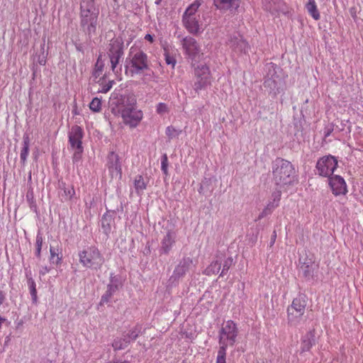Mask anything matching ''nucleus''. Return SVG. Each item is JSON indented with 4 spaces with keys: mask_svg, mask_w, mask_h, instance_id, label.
Here are the masks:
<instances>
[{
    "mask_svg": "<svg viewBox=\"0 0 363 363\" xmlns=\"http://www.w3.org/2000/svg\"><path fill=\"white\" fill-rule=\"evenodd\" d=\"M99 11L95 8V0H81L80 26L90 39L96 33Z\"/></svg>",
    "mask_w": 363,
    "mask_h": 363,
    "instance_id": "nucleus-1",
    "label": "nucleus"
},
{
    "mask_svg": "<svg viewBox=\"0 0 363 363\" xmlns=\"http://www.w3.org/2000/svg\"><path fill=\"white\" fill-rule=\"evenodd\" d=\"M272 168L273 180L277 186L281 187L293 184L296 171L289 161L277 157L273 161Z\"/></svg>",
    "mask_w": 363,
    "mask_h": 363,
    "instance_id": "nucleus-2",
    "label": "nucleus"
},
{
    "mask_svg": "<svg viewBox=\"0 0 363 363\" xmlns=\"http://www.w3.org/2000/svg\"><path fill=\"white\" fill-rule=\"evenodd\" d=\"M236 324L233 320H228L220 330L219 344L216 363H225L226 348L228 342L230 345H233L238 335Z\"/></svg>",
    "mask_w": 363,
    "mask_h": 363,
    "instance_id": "nucleus-3",
    "label": "nucleus"
},
{
    "mask_svg": "<svg viewBox=\"0 0 363 363\" xmlns=\"http://www.w3.org/2000/svg\"><path fill=\"white\" fill-rule=\"evenodd\" d=\"M125 73L129 72L133 77L149 69L147 55L142 50L130 51L125 60Z\"/></svg>",
    "mask_w": 363,
    "mask_h": 363,
    "instance_id": "nucleus-4",
    "label": "nucleus"
},
{
    "mask_svg": "<svg viewBox=\"0 0 363 363\" xmlns=\"http://www.w3.org/2000/svg\"><path fill=\"white\" fill-rule=\"evenodd\" d=\"M136 106V98L133 94H118L113 93L110 100L111 112L115 116H121Z\"/></svg>",
    "mask_w": 363,
    "mask_h": 363,
    "instance_id": "nucleus-5",
    "label": "nucleus"
},
{
    "mask_svg": "<svg viewBox=\"0 0 363 363\" xmlns=\"http://www.w3.org/2000/svg\"><path fill=\"white\" fill-rule=\"evenodd\" d=\"M79 262L85 267L100 269L104 258L96 246L88 247L79 252Z\"/></svg>",
    "mask_w": 363,
    "mask_h": 363,
    "instance_id": "nucleus-6",
    "label": "nucleus"
},
{
    "mask_svg": "<svg viewBox=\"0 0 363 363\" xmlns=\"http://www.w3.org/2000/svg\"><path fill=\"white\" fill-rule=\"evenodd\" d=\"M123 39L121 38L113 39L110 43L108 55L111 60V69L115 73L118 72L116 67L120 60L123 58Z\"/></svg>",
    "mask_w": 363,
    "mask_h": 363,
    "instance_id": "nucleus-7",
    "label": "nucleus"
},
{
    "mask_svg": "<svg viewBox=\"0 0 363 363\" xmlns=\"http://www.w3.org/2000/svg\"><path fill=\"white\" fill-rule=\"evenodd\" d=\"M337 167V160L330 155L320 158L316 164L318 174L322 177H330L333 175Z\"/></svg>",
    "mask_w": 363,
    "mask_h": 363,
    "instance_id": "nucleus-8",
    "label": "nucleus"
},
{
    "mask_svg": "<svg viewBox=\"0 0 363 363\" xmlns=\"http://www.w3.org/2000/svg\"><path fill=\"white\" fill-rule=\"evenodd\" d=\"M193 266V259L191 257H184L175 267L173 274L169 281L172 284L177 282L181 277H183Z\"/></svg>",
    "mask_w": 363,
    "mask_h": 363,
    "instance_id": "nucleus-9",
    "label": "nucleus"
},
{
    "mask_svg": "<svg viewBox=\"0 0 363 363\" xmlns=\"http://www.w3.org/2000/svg\"><path fill=\"white\" fill-rule=\"evenodd\" d=\"M182 45L185 51V54L192 60H195L200 53V46L196 39L191 36L183 38Z\"/></svg>",
    "mask_w": 363,
    "mask_h": 363,
    "instance_id": "nucleus-10",
    "label": "nucleus"
},
{
    "mask_svg": "<svg viewBox=\"0 0 363 363\" xmlns=\"http://www.w3.org/2000/svg\"><path fill=\"white\" fill-rule=\"evenodd\" d=\"M328 181L333 194L335 196L345 195L347 193L346 182L342 177L332 175L328 177Z\"/></svg>",
    "mask_w": 363,
    "mask_h": 363,
    "instance_id": "nucleus-11",
    "label": "nucleus"
},
{
    "mask_svg": "<svg viewBox=\"0 0 363 363\" xmlns=\"http://www.w3.org/2000/svg\"><path fill=\"white\" fill-rule=\"evenodd\" d=\"M281 78H264L263 87L265 92L276 97L282 91Z\"/></svg>",
    "mask_w": 363,
    "mask_h": 363,
    "instance_id": "nucleus-12",
    "label": "nucleus"
},
{
    "mask_svg": "<svg viewBox=\"0 0 363 363\" xmlns=\"http://www.w3.org/2000/svg\"><path fill=\"white\" fill-rule=\"evenodd\" d=\"M123 123L129 125L131 128H135L143 118V113L141 111L137 110L136 106L133 108L126 111L125 113L121 116Z\"/></svg>",
    "mask_w": 363,
    "mask_h": 363,
    "instance_id": "nucleus-13",
    "label": "nucleus"
},
{
    "mask_svg": "<svg viewBox=\"0 0 363 363\" xmlns=\"http://www.w3.org/2000/svg\"><path fill=\"white\" fill-rule=\"evenodd\" d=\"M83 130L79 125H73L68 133L69 143L72 149L82 147Z\"/></svg>",
    "mask_w": 363,
    "mask_h": 363,
    "instance_id": "nucleus-14",
    "label": "nucleus"
},
{
    "mask_svg": "<svg viewBox=\"0 0 363 363\" xmlns=\"http://www.w3.org/2000/svg\"><path fill=\"white\" fill-rule=\"evenodd\" d=\"M182 23L185 28L194 35L200 34L203 29L201 28V24L199 21V16H188L187 18H182Z\"/></svg>",
    "mask_w": 363,
    "mask_h": 363,
    "instance_id": "nucleus-15",
    "label": "nucleus"
},
{
    "mask_svg": "<svg viewBox=\"0 0 363 363\" xmlns=\"http://www.w3.org/2000/svg\"><path fill=\"white\" fill-rule=\"evenodd\" d=\"M228 45L238 52L246 53L249 49L248 43L239 34L230 36Z\"/></svg>",
    "mask_w": 363,
    "mask_h": 363,
    "instance_id": "nucleus-16",
    "label": "nucleus"
},
{
    "mask_svg": "<svg viewBox=\"0 0 363 363\" xmlns=\"http://www.w3.org/2000/svg\"><path fill=\"white\" fill-rule=\"evenodd\" d=\"M300 272L302 276L307 280L313 279L314 275V263L311 259H306L304 262L299 259Z\"/></svg>",
    "mask_w": 363,
    "mask_h": 363,
    "instance_id": "nucleus-17",
    "label": "nucleus"
},
{
    "mask_svg": "<svg viewBox=\"0 0 363 363\" xmlns=\"http://www.w3.org/2000/svg\"><path fill=\"white\" fill-rule=\"evenodd\" d=\"M308 298L306 295L300 294L296 298H294L291 304L287 308V311H303L305 313L307 305Z\"/></svg>",
    "mask_w": 363,
    "mask_h": 363,
    "instance_id": "nucleus-18",
    "label": "nucleus"
},
{
    "mask_svg": "<svg viewBox=\"0 0 363 363\" xmlns=\"http://www.w3.org/2000/svg\"><path fill=\"white\" fill-rule=\"evenodd\" d=\"M315 344V330H311L301 338V353L309 351L311 347Z\"/></svg>",
    "mask_w": 363,
    "mask_h": 363,
    "instance_id": "nucleus-19",
    "label": "nucleus"
},
{
    "mask_svg": "<svg viewBox=\"0 0 363 363\" xmlns=\"http://www.w3.org/2000/svg\"><path fill=\"white\" fill-rule=\"evenodd\" d=\"M108 169L112 174L114 173L121 174V166L119 162L118 156L114 152H111L108 155Z\"/></svg>",
    "mask_w": 363,
    "mask_h": 363,
    "instance_id": "nucleus-20",
    "label": "nucleus"
},
{
    "mask_svg": "<svg viewBox=\"0 0 363 363\" xmlns=\"http://www.w3.org/2000/svg\"><path fill=\"white\" fill-rule=\"evenodd\" d=\"M240 0H214V5L220 10L236 9L240 4Z\"/></svg>",
    "mask_w": 363,
    "mask_h": 363,
    "instance_id": "nucleus-21",
    "label": "nucleus"
},
{
    "mask_svg": "<svg viewBox=\"0 0 363 363\" xmlns=\"http://www.w3.org/2000/svg\"><path fill=\"white\" fill-rule=\"evenodd\" d=\"M303 311H287L288 324L293 327L298 326L303 320Z\"/></svg>",
    "mask_w": 363,
    "mask_h": 363,
    "instance_id": "nucleus-22",
    "label": "nucleus"
},
{
    "mask_svg": "<svg viewBox=\"0 0 363 363\" xmlns=\"http://www.w3.org/2000/svg\"><path fill=\"white\" fill-rule=\"evenodd\" d=\"M174 243V235L171 230H169L162 241L160 251L162 253L167 254Z\"/></svg>",
    "mask_w": 363,
    "mask_h": 363,
    "instance_id": "nucleus-23",
    "label": "nucleus"
},
{
    "mask_svg": "<svg viewBox=\"0 0 363 363\" xmlns=\"http://www.w3.org/2000/svg\"><path fill=\"white\" fill-rule=\"evenodd\" d=\"M281 68L273 62L267 63L264 66L265 77L264 78H281L279 74Z\"/></svg>",
    "mask_w": 363,
    "mask_h": 363,
    "instance_id": "nucleus-24",
    "label": "nucleus"
},
{
    "mask_svg": "<svg viewBox=\"0 0 363 363\" xmlns=\"http://www.w3.org/2000/svg\"><path fill=\"white\" fill-rule=\"evenodd\" d=\"M149 179L142 175H137L134 179V187L138 195H142L147 188Z\"/></svg>",
    "mask_w": 363,
    "mask_h": 363,
    "instance_id": "nucleus-25",
    "label": "nucleus"
},
{
    "mask_svg": "<svg viewBox=\"0 0 363 363\" xmlns=\"http://www.w3.org/2000/svg\"><path fill=\"white\" fill-rule=\"evenodd\" d=\"M264 10L275 13L281 10V0H262Z\"/></svg>",
    "mask_w": 363,
    "mask_h": 363,
    "instance_id": "nucleus-26",
    "label": "nucleus"
},
{
    "mask_svg": "<svg viewBox=\"0 0 363 363\" xmlns=\"http://www.w3.org/2000/svg\"><path fill=\"white\" fill-rule=\"evenodd\" d=\"M193 88L196 92H199L200 90L205 89L208 85L211 84V77H195Z\"/></svg>",
    "mask_w": 363,
    "mask_h": 363,
    "instance_id": "nucleus-27",
    "label": "nucleus"
},
{
    "mask_svg": "<svg viewBox=\"0 0 363 363\" xmlns=\"http://www.w3.org/2000/svg\"><path fill=\"white\" fill-rule=\"evenodd\" d=\"M129 339L123 334V337H116L112 342V347L114 350H121L125 349L129 345Z\"/></svg>",
    "mask_w": 363,
    "mask_h": 363,
    "instance_id": "nucleus-28",
    "label": "nucleus"
},
{
    "mask_svg": "<svg viewBox=\"0 0 363 363\" xmlns=\"http://www.w3.org/2000/svg\"><path fill=\"white\" fill-rule=\"evenodd\" d=\"M112 221V216L108 213H105L101 218V228L106 235H108L111 232Z\"/></svg>",
    "mask_w": 363,
    "mask_h": 363,
    "instance_id": "nucleus-29",
    "label": "nucleus"
},
{
    "mask_svg": "<svg viewBox=\"0 0 363 363\" xmlns=\"http://www.w3.org/2000/svg\"><path fill=\"white\" fill-rule=\"evenodd\" d=\"M195 77H211L209 67L206 65H199L194 68Z\"/></svg>",
    "mask_w": 363,
    "mask_h": 363,
    "instance_id": "nucleus-30",
    "label": "nucleus"
},
{
    "mask_svg": "<svg viewBox=\"0 0 363 363\" xmlns=\"http://www.w3.org/2000/svg\"><path fill=\"white\" fill-rule=\"evenodd\" d=\"M201 6L199 1H195L191 5H189L184 13L182 18H187L188 16H198L196 12Z\"/></svg>",
    "mask_w": 363,
    "mask_h": 363,
    "instance_id": "nucleus-31",
    "label": "nucleus"
},
{
    "mask_svg": "<svg viewBox=\"0 0 363 363\" xmlns=\"http://www.w3.org/2000/svg\"><path fill=\"white\" fill-rule=\"evenodd\" d=\"M221 262L216 260L213 262L205 270L204 274L207 276H211L212 274H218L221 268Z\"/></svg>",
    "mask_w": 363,
    "mask_h": 363,
    "instance_id": "nucleus-32",
    "label": "nucleus"
},
{
    "mask_svg": "<svg viewBox=\"0 0 363 363\" xmlns=\"http://www.w3.org/2000/svg\"><path fill=\"white\" fill-rule=\"evenodd\" d=\"M306 9L308 12L315 20H318L320 18V13L317 9L315 0H308V4H306Z\"/></svg>",
    "mask_w": 363,
    "mask_h": 363,
    "instance_id": "nucleus-33",
    "label": "nucleus"
},
{
    "mask_svg": "<svg viewBox=\"0 0 363 363\" xmlns=\"http://www.w3.org/2000/svg\"><path fill=\"white\" fill-rule=\"evenodd\" d=\"M26 278H27L28 287L30 291V294L31 295L33 302L36 303L37 299H38L36 284H35L34 280L31 277H29L28 274H26Z\"/></svg>",
    "mask_w": 363,
    "mask_h": 363,
    "instance_id": "nucleus-34",
    "label": "nucleus"
},
{
    "mask_svg": "<svg viewBox=\"0 0 363 363\" xmlns=\"http://www.w3.org/2000/svg\"><path fill=\"white\" fill-rule=\"evenodd\" d=\"M118 291V289L114 286H107V291L106 293L101 296V299L100 301V304L103 305L104 303H106L109 302L110 299L111 298L112 296Z\"/></svg>",
    "mask_w": 363,
    "mask_h": 363,
    "instance_id": "nucleus-35",
    "label": "nucleus"
},
{
    "mask_svg": "<svg viewBox=\"0 0 363 363\" xmlns=\"http://www.w3.org/2000/svg\"><path fill=\"white\" fill-rule=\"evenodd\" d=\"M50 261L51 263L55 264L57 265L61 263L62 256H59L57 248L50 246Z\"/></svg>",
    "mask_w": 363,
    "mask_h": 363,
    "instance_id": "nucleus-36",
    "label": "nucleus"
},
{
    "mask_svg": "<svg viewBox=\"0 0 363 363\" xmlns=\"http://www.w3.org/2000/svg\"><path fill=\"white\" fill-rule=\"evenodd\" d=\"M43 45L40 46V53L36 54L33 57V62L34 63H38L40 65H45L46 63V59H47V54L45 52Z\"/></svg>",
    "mask_w": 363,
    "mask_h": 363,
    "instance_id": "nucleus-37",
    "label": "nucleus"
},
{
    "mask_svg": "<svg viewBox=\"0 0 363 363\" xmlns=\"http://www.w3.org/2000/svg\"><path fill=\"white\" fill-rule=\"evenodd\" d=\"M140 331L141 328L138 325H136L128 333H125V336L128 337V340L129 339V343H130L131 341L136 340V338L139 336Z\"/></svg>",
    "mask_w": 363,
    "mask_h": 363,
    "instance_id": "nucleus-38",
    "label": "nucleus"
},
{
    "mask_svg": "<svg viewBox=\"0 0 363 363\" xmlns=\"http://www.w3.org/2000/svg\"><path fill=\"white\" fill-rule=\"evenodd\" d=\"M26 198H27V201L29 204V206H30L31 211L36 213L37 212V205L34 200L33 190L28 191V192L26 194Z\"/></svg>",
    "mask_w": 363,
    "mask_h": 363,
    "instance_id": "nucleus-39",
    "label": "nucleus"
},
{
    "mask_svg": "<svg viewBox=\"0 0 363 363\" xmlns=\"http://www.w3.org/2000/svg\"><path fill=\"white\" fill-rule=\"evenodd\" d=\"M59 185H60V188L63 189L65 196L67 197L66 198L67 199L70 200L75 194L74 189L72 186L67 188L65 186V184L63 182H62Z\"/></svg>",
    "mask_w": 363,
    "mask_h": 363,
    "instance_id": "nucleus-40",
    "label": "nucleus"
},
{
    "mask_svg": "<svg viewBox=\"0 0 363 363\" xmlns=\"http://www.w3.org/2000/svg\"><path fill=\"white\" fill-rule=\"evenodd\" d=\"M89 108L94 112H99L101 109V100L97 97L94 98L89 104Z\"/></svg>",
    "mask_w": 363,
    "mask_h": 363,
    "instance_id": "nucleus-41",
    "label": "nucleus"
},
{
    "mask_svg": "<svg viewBox=\"0 0 363 363\" xmlns=\"http://www.w3.org/2000/svg\"><path fill=\"white\" fill-rule=\"evenodd\" d=\"M233 264V259L231 257L225 259L223 264V269L221 271L220 277H223L227 273V272L229 270V269L231 267Z\"/></svg>",
    "mask_w": 363,
    "mask_h": 363,
    "instance_id": "nucleus-42",
    "label": "nucleus"
},
{
    "mask_svg": "<svg viewBox=\"0 0 363 363\" xmlns=\"http://www.w3.org/2000/svg\"><path fill=\"white\" fill-rule=\"evenodd\" d=\"M181 132V130H177L172 126H168L166 129V135L168 136L169 140L177 138Z\"/></svg>",
    "mask_w": 363,
    "mask_h": 363,
    "instance_id": "nucleus-43",
    "label": "nucleus"
},
{
    "mask_svg": "<svg viewBox=\"0 0 363 363\" xmlns=\"http://www.w3.org/2000/svg\"><path fill=\"white\" fill-rule=\"evenodd\" d=\"M42 245H43V238L40 234H38V235L36 237V240H35V247H36L35 255L38 257H40V256Z\"/></svg>",
    "mask_w": 363,
    "mask_h": 363,
    "instance_id": "nucleus-44",
    "label": "nucleus"
},
{
    "mask_svg": "<svg viewBox=\"0 0 363 363\" xmlns=\"http://www.w3.org/2000/svg\"><path fill=\"white\" fill-rule=\"evenodd\" d=\"M209 184H210L209 179H205L203 181H202V182L200 185V187L199 189V192L202 194H206L208 190L211 192L212 190H209L208 189Z\"/></svg>",
    "mask_w": 363,
    "mask_h": 363,
    "instance_id": "nucleus-45",
    "label": "nucleus"
},
{
    "mask_svg": "<svg viewBox=\"0 0 363 363\" xmlns=\"http://www.w3.org/2000/svg\"><path fill=\"white\" fill-rule=\"evenodd\" d=\"M164 60L165 62L169 65H172V68H174L175 64H176V60L173 56H171L167 50H164Z\"/></svg>",
    "mask_w": 363,
    "mask_h": 363,
    "instance_id": "nucleus-46",
    "label": "nucleus"
},
{
    "mask_svg": "<svg viewBox=\"0 0 363 363\" xmlns=\"http://www.w3.org/2000/svg\"><path fill=\"white\" fill-rule=\"evenodd\" d=\"M74 150H75V151L73 155L72 160H73L74 163H76V162H78L82 158V154L83 152V147H79V148H74Z\"/></svg>",
    "mask_w": 363,
    "mask_h": 363,
    "instance_id": "nucleus-47",
    "label": "nucleus"
},
{
    "mask_svg": "<svg viewBox=\"0 0 363 363\" xmlns=\"http://www.w3.org/2000/svg\"><path fill=\"white\" fill-rule=\"evenodd\" d=\"M167 167H168V158L166 154H164L162 157L161 160V169L164 174H167Z\"/></svg>",
    "mask_w": 363,
    "mask_h": 363,
    "instance_id": "nucleus-48",
    "label": "nucleus"
},
{
    "mask_svg": "<svg viewBox=\"0 0 363 363\" xmlns=\"http://www.w3.org/2000/svg\"><path fill=\"white\" fill-rule=\"evenodd\" d=\"M169 112L167 105L164 103H159L157 106V113L158 114H164Z\"/></svg>",
    "mask_w": 363,
    "mask_h": 363,
    "instance_id": "nucleus-49",
    "label": "nucleus"
},
{
    "mask_svg": "<svg viewBox=\"0 0 363 363\" xmlns=\"http://www.w3.org/2000/svg\"><path fill=\"white\" fill-rule=\"evenodd\" d=\"M108 285L113 286H115L116 289H119V286L121 285V283L116 276L111 275L110 279V283Z\"/></svg>",
    "mask_w": 363,
    "mask_h": 363,
    "instance_id": "nucleus-50",
    "label": "nucleus"
},
{
    "mask_svg": "<svg viewBox=\"0 0 363 363\" xmlns=\"http://www.w3.org/2000/svg\"><path fill=\"white\" fill-rule=\"evenodd\" d=\"M113 81H109L107 84H104L102 86L101 89L99 91V92L101 93H107L112 87Z\"/></svg>",
    "mask_w": 363,
    "mask_h": 363,
    "instance_id": "nucleus-51",
    "label": "nucleus"
},
{
    "mask_svg": "<svg viewBox=\"0 0 363 363\" xmlns=\"http://www.w3.org/2000/svg\"><path fill=\"white\" fill-rule=\"evenodd\" d=\"M281 191H276L273 192L272 194V199L273 200L272 201H274L279 204V202L281 199Z\"/></svg>",
    "mask_w": 363,
    "mask_h": 363,
    "instance_id": "nucleus-52",
    "label": "nucleus"
},
{
    "mask_svg": "<svg viewBox=\"0 0 363 363\" xmlns=\"http://www.w3.org/2000/svg\"><path fill=\"white\" fill-rule=\"evenodd\" d=\"M333 125H328L324 129V137L328 138L333 133Z\"/></svg>",
    "mask_w": 363,
    "mask_h": 363,
    "instance_id": "nucleus-53",
    "label": "nucleus"
},
{
    "mask_svg": "<svg viewBox=\"0 0 363 363\" xmlns=\"http://www.w3.org/2000/svg\"><path fill=\"white\" fill-rule=\"evenodd\" d=\"M279 204L274 201H269L267 206L265 207L270 213H272L273 210L277 208Z\"/></svg>",
    "mask_w": 363,
    "mask_h": 363,
    "instance_id": "nucleus-54",
    "label": "nucleus"
},
{
    "mask_svg": "<svg viewBox=\"0 0 363 363\" xmlns=\"http://www.w3.org/2000/svg\"><path fill=\"white\" fill-rule=\"evenodd\" d=\"M272 213L269 212V211H268L266 208H264L263 209V211L260 213V214L259 215L258 218H257V220H261L262 218H263L264 217L271 214Z\"/></svg>",
    "mask_w": 363,
    "mask_h": 363,
    "instance_id": "nucleus-55",
    "label": "nucleus"
},
{
    "mask_svg": "<svg viewBox=\"0 0 363 363\" xmlns=\"http://www.w3.org/2000/svg\"><path fill=\"white\" fill-rule=\"evenodd\" d=\"M95 67H96V68H95V72H94V74L96 77H97L99 75V73L102 72L103 66L101 65V66L98 67V62H97L96 64Z\"/></svg>",
    "mask_w": 363,
    "mask_h": 363,
    "instance_id": "nucleus-56",
    "label": "nucleus"
},
{
    "mask_svg": "<svg viewBox=\"0 0 363 363\" xmlns=\"http://www.w3.org/2000/svg\"><path fill=\"white\" fill-rule=\"evenodd\" d=\"M6 300V294L3 291H0V306L4 303Z\"/></svg>",
    "mask_w": 363,
    "mask_h": 363,
    "instance_id": "nucleus-57",
    "label": "nucleus"
},
{
    "mask_svg": "<svg viewBox=\"0 0 363 363\" xmlns=\"http://www.w3.org/2000/svg\"><path fill=\"white\" fill-rule=\"evenodd\" d=\"M276 238H277V233H276V231H274L273 235H272V238H271V242H270L271 246L274 245Z\"/></svg>",
    "mask_w": 363,
    "mask_h": 363,
    "instance_id": "nucleus-58",
    "label": "nucleus"
},
{
    "mask_svg": "<svg viewBox=\"0 0 363 363\" xmlns=\"http://www.w3.org/2000/svg\"><path fill=\"white\" fill-rule=\"evenodd\" d=\"M145 39L147 41H150V43H152L154 40L153 36L150 34H146L145 36Z\"/></svg>",
    "mask_w": 363,
    "mask_h": 363,
    "instance_id": "nucleus-59",
    "label": "nucleus"
},
{
    "mask_svg": "<svg viewBox=\"0 0 363 363\" xmlns=\"http://www.w3.org/2000/svg\"><path fill=\"white\" fill-rule=\"evenodd\" d=\"M23 150H24V158H25L26 155L28 154V145H26V143L25 141H24V148H23Z\"/></svg>",
    "mask_w": 363,
    "mask_h": 363,
    "instance_id": "nucleus-60",
    "label": "nucleus"
},
{
    "mask_svg": "<svg viewBox=\"0 0 363 363\" xmlns=\"http://www.w3.org/2000/svg\"><path fill=\"white\" fill-rule=\"evenodd\" d=\"M49 271H50V269L47 267H45L43 268V271H41L40 273L43 274H45V273L48 272Z\"/></svg>",
    "mask_w": 363,
    "mask_h": 363,
    "instance_id": "nucleus-61",
    "label": "nucleus"
},
{
    "mask_svg": "<svg viewBox=\"0 0 363 363\" xmlns=\"http://www.w3.org/2000/svg\"><path fill=\"white\" fill-rule=\"evenodd\" d=\"M6 321V319L0 316V327Z\"/></svg>",
    "mask_w": 363,
    "mask_h": 363,
    "instance_id": "nucleus-62",
    "label": "nucleus"
},
{
    "mask_svg": "<svg viewBox=\"0 0 363 363\" xmlns=\"http://www.w3.org/2000/svg\"><path fill=\"white\" fill-rule=\"evenodd\" d=\"M161 1H162V0H156V1H155V4H156L157 5H159V4H160V2H161Z\"/></svg>",
    "mask_w": 363,
    "mask_h": 363,
    "instance_id": "nucleus-63",
    "label": "nucleus"
},
{
    "mask_svg": "<svg viewBox=\"0 0 363 363\" xmlns=\"http://www.w3.org/2000/svg\"><path fill=\"white\" fill-rule=\"evenodd\" d=\"M20 158L23 160V150H21L20 152Z\"/></svg>",
    "mask_w": 363,
    "mask_h": 363,
    "instance_id": "nucleus-64",
    "label": "nucleus"
}]
</instances>
